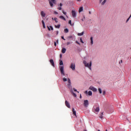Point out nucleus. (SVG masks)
I'll return each instance as SVG.
<instances>
[{"label": "nucleus", "instance_id": "nucleus-1", "mask_svg": "<svg viewBox=\"0 0 131 131\" xmlns=\"http://www.w3.org/2000/svg\"><path fill=\"white\" fill-rule=\"evenodd\" d=\"M68 88L69 89L71 94H72V95L75 97V98H76L77 95L76 94H75L74 92H73V90L72 89V86H71V80H70V78H69L68 79Z\"/></svg>", "mask_w": 131, "mask_h": 131}, {"label": "nucleus", "instance_id": "nucleus-2", "mask_svg": "<svg viewBox=\"0 0 131 131\" xmlns=\"http://www.w3.org/2000/svg\"><path fill=\"white\" fill-rule=\"evenodd\" d=\"M83 63L85 66V67H88L90 70H92V61L90 62V63H87L86 61L84 60Z\"/></svg>", "mask_w": 131, "mask_h": 131}, {"label": "nucleus", "instance_id": "nucleus-3", "mask_svg": "<svg viewBox=\"0 0 131 131\" xmlns=\"http://www.w3.org/2000/svg\"><path fill=\"white\" fill-rule=\"evenodd\" d=\"M56 4V0H49V4L51 8H53V7H54V4Z\"/></svg>", "mask_w": 131, "mask_h": 131}, {"label": "nucleus", "instance_id": "nucleus-4", "mask_svg": "<svg viewBox=\"0 0 131 131\" xmlns=\"http://www.w3.org/2000/svg\"><path fill=\"white\" fill-rule=\"evenodd\" d=\"M59 69L60 70L61 74L62 75H65V73H64V67L63 66H60Z\"/></svg>", "mask_w": 131, "mask_h": 131}, {"label": "nucleus", "instance_id": "nucleus-5", "mask_svg": "<svg viewBox=\"0 0 131 131\" xmlns=\"http://www.w3.org/2000/svg\"><path fill=\"white\" fill-rule=\"evenodd\" d=\"M84 107H85L86 108L89 106V100H84V103H83Z\"/></svg>", "mask_w": 131, "mask_h": 131}, {"label": "nucleus", "instance_id": "nucleus-6", "mask_svg": "<svg viewBox=\"0 0 131 131\" xmlns=\"http://www.w3.org/2000/svg\"><path fill=\"white\" fill-rule=\"evenodd\" d=\"M70 68H71V69H72L73 71L75 70V63H72L70 67Z\"/></svg>", "mask_w": 131, "mask_h": 131}, {"label": "nucleus", "instance_id": "nucleus-7", "mask_svg": "<svg viewBox=\"0 0 131 131\" xmlns=\"http://www.w3.org/2000/svg\"><path fill=\"white\" fill-rule=\"evenodd\" d=\"M72 15L73 18H75V17H76V12H75V10L72 11Z\"/></svg>", "mask_w": 131, "mask_h": 131}, {"label": "nucleus", "instance_id": "nucleus-8", "mask_svg": "<svg viewBox=\"0 0 131 131\" xmlns=\"http://www.w3.org/2000/svg\"><path fill=\"white\" fill-rule=\"evenodd\" d=\"M89 90H91V91H93V92H97V89H96L94 87H93L92 86H91L89 88Z\"/></svg>", "mask_w": 131, "mask_h": 131}, {"label": "nucleus", "instance_id": "nucleus-9", "mask_svg": "<svg viewBox=\"0 0 131 131\" xmlns=\"http://www.w3.org/2000/svg\"><path fill=\"white\" fill-rule=\"evenodd\" d=\"M50 62L51 63V64L52 66H53V67H55V62H54V60L50 59Z\"/></svg>", "mask_w": 131, "mask_h": 131}, {"label": "nucleus", "instance_id": "nucleus-10", "mask_svg": "<svg viewBox=\"0 0 131 131\" xmlns=\"http://www.w3.org/2000/svg\"><path fill=\"white\" fill-rule=\"evenodd\" d=\"M65 104H66V106H67L68 108H70V104L69 103V102H68L67 100H66Z\"/></svg>", "mask_w": 131, "mask_h": 131}, {"label": "nucleus", "instance_id": "nucleus-11", "mask_svg": "<svg viewBox=\"0 0 131 131\" xmlns=\"http://www.w3.org/2000/svg\"><path fill=\"white\" fill-rule=\"evenodd\" d=\"M94 112L96 113V112H99L100 111V108L99 107H97L95 109H94Z\"/></svg>", "mask_w": 131, "mask_h": 131}, {"label": "nucleus", "instance_id": "nucleus-12", "mask_svg": "<svg viewBox=\"0 0 131 131\" xmlns=\"http://www.w3.org/2000/svg\"><path fill=\"white\" fill-rule=\"evenodd\" d=\"M72 112H73V115L75 116H76V111H75V110H74V108H72Z\"/></svg>", "mask_w": 131, "mask_h": 131}, {"label": "nucleus", "instance_id": "nucleus-13", "mask_svg": "<svg viewBox=\"0 0 131 131\" xmlns=\"http://www.w3.org/2000/svg\"><path fill=\"white\" fill-rule=\"evenodd\" d=\"M41 15L42 17H46V13H45V12L41 11Z\"/></svg>", "mask_w": 131, "mask_h": 131}, {"label": "nucleus", "instance_id": "nucleus-14", "mask_svg": "<svg viewBox=\"0 0 131 131\" xmlns=\"http://www.w3.org/2000/svg\"><path fill=\"white\" fill-rule=\"evenodd\" d=\"M61 53H62V54H65V53H66V49L62 48L61 50Z\"/></svg>", "mask_w": 131, "mask_h": 131}, {"label": "nucleus", "instance_id": "nucleus-15", "mask_svg": "<svg viewBox=\"0 0 131 131\" xmlns=\"http://www.w3.org/2000/svg\"><path fill=\"white\" fill-rule=\"evenodd\" d=\"M62 6H63V4H62V3H60V7H58L57 10H59L60 11H61V10H62V7H62Z\"/></svg>", "mask_w": 131, "mask_h": 131}, {"label": "nucleus", "instance_id": "nucleus-16", "mask_svg": "<svg viewBox=\"0 0 131 131\" xmlns=\"http://www.w3.org/2000/svg\"><path fill=\"white\" fill-rule=\"evenodd\" d=\"M82 11H83V7H81L79 9V13H81Z\"/></svg>", "mask_w": 131, "mask_h": 131}, {"label": "nucleus", "instance_id": "nucleus-17", "mask_svg": "<svg viewBox=\"0 0 131 131\" xmlns=\"http://www.w3.org/2000/svg\"><path fill=\"white\" fill-rule=\"evenodd\" d=\"M60 19H62V20H64V21H66V18L63 16H59Z\"/></svg>", "mask_w": 131, "mask_h": 131}, {"label": "nucleus", "instance_id": "nucleus-18", "mask_svg": "<svg viewBox=\"0 0 131 131\" xmlns=\"http://www.w3.org/2000/svg\"><path fill=\"white\" fill-rule=\"evenodd\" d=\"M83 33H84V32H82L81 33H78V35L79 36H81V35H83Z\"/></svg>", "mask_w": 131, "mask_h": 131}, {"label": "nucleus", "instance_id": "nucleus-19", "mask_svg": "<svg viewBox=\"0 0 131 131\" xmlns=\"http://www.w3.org/2000/svg\"><path fill=\"white\" fill-rule=\"evenodd\" d=\"M64 31L65 33H68V32H69V30H68V29H65L64 30Z\"/></svg>", "mask_w": 131, "mask_h": 131}, {"label": "nucleus", "instance_id": "nucleus-20", "mask_svg": "<svg viewBox=\"0 0 131 131\" xmlns=\"http://www.w3.org/2000/svg\"><path fill=\"white\" fill-rule=\"evenodd\" d=\"M42 24L43 25V28H46V25H45V21L42 20Z\"/></svg>", "mask_w": 131, "mask_h": 131}, {"label": "nucleus", "instance_id": "nucleus-21", "mask_svg": "<svg viewBox=\"0 0 131 131\" xmlns=\"http://www.w3.org/2000/svg\"><path fill=\"white\" fill-rule=\"evenodd\" d=\"M88 95L89 96H92L93 95V93L92 92V91H89Z\"/></svg>", "mask_w": 131, "mask_h": 131}, {"label": "nucleus", "instance_id": "nucleus-22", "mask_svg": "<svg viewBox=\"0 0 131 131\" xmlns=\"http://www.w3.org/2000/svg\"><path fill=\"white\" fill-rule=\"evenodd\" d=\"M107 2V0H104L103 2L101 3V5L102 6H104L105 5V3Z\"/></svg>", "mask_w": 131, "mask_h": 131}, {"label": "nucleus", "instance_id": "nucleus-23", "mask_svg": "<svg viewBox=\"0 0 131 131\" xmlns=\"http://www.w3.org/2000/svg\"><path fill=\"white\" fill-rule=\"evenodd\" d=\"M68 79H69V78H68V79L66 78H63L62 79L63 81H64V82H65V81H67V80H68Z\"/></svg>", "mask_w": 131, "mask_h": 131}, {"label": "nucleus", "instance_id": "nucleus-24", "mask_svg": "<svg viewBox=\"0 0 131 131\" xmlns=\"http://www.w3.org/2000/svg\"><path fill=\"white\" fill-rule=\"evenodd\" d=\"M60 26H61L60 25H58L57 26L55 25V28H58V29H59V28H60Z\"/></svg>", "mask_w": 131, "mask_h": 131}, {"label": "nucleus", "instance_id": "nucleus-25", "mask_svg": "<svg viewBox=\"0 0 131 131\" xmlns=\"http://www.w3.org/2000/svg\"><path fill=\"white\" fill-rule=\"evenodd\" d=\"M104 112H102L101 115L99 116L100 118H101L102 119V118H103V114Z\"/></svg>", "mask_w": 131, "mask_h": 131}, {"label": "nucleus", "instance_id": "nucleus-26", "mask_svg": "<svg viewBox=\"0 0 131 131\" xmlns=\"http://www.w3.org/2000/svg\"><path fill=\"white\" fill-rule=\"evenodd\" d=\"M90 39H91V45H93V43H94V41H93V37H91L90 38Z\"/></svg>", "mask_w": 131, "mask_h": 131}, {"label": "nucleus", "instance_id": "nucleus-27", "mask_svg": "<svg viewBox=\"0 0 131 131\" xmlns=\"http://www.w3.org/2000/svg\"><path fill=\"white\" fill-rule=\"evenodd\" d=\"M59 65H63V61L59 60Z\"/></svg>", "mask_w": 131, "mask_h": 131}, {"label": "nucleus", "instance_id": "nucleus-28", "mask_svg": "<svg viewBox=\"0 0 131 131\" xmlns=\"http://www.w3.org/2000/svg\"><path fill=\"white\" fill-rule=\"evenodd\" d=\"M98 91L99 92V94H102V89H101V88L98 89Z\"/></svg>", "mask_w": 131, "mask_h": 131}, {"label": "nucleus", "instance_id": "nucleus-29", "mask_svg": "<svg viewBox=\"0 0 131 131\" xmlns=\"http://www.w3.org/2000/svg\"><path fill=\"white\" fill-rule=\"evenodd\" d=\"M54 21L56 22V23H58V19L57 17L54 18Z\"/></svg>", "mask_w": 131, "mask_h": 131}, {"label": "nucleus", "instance_id": "nucleus-30", "mask_svg": "<svg viewBox=\"0 0 131 131\" xmlns=\"http://www.w3.org/2000/svg\"><path fill=\"white\" fill-rule=\"evenodd\" d=\"M71 43H72V42H67V46H69V45H71Z\"/></svg>", "mask_w": 131, "mask_h": 131}, {"label": "nucleus", "instance_id": "nucleus-31", "mask_svg": "<svg viewBox=\"0 0 131 131\" xmlns=\"http://www.w3.org/2000/svg\"><path fill=\"white\" fill-rule=\"evenodd\" d=\"M69 24H70L71 26H72V25H72V23H71V20H70L69 21Z\"/></svg>", "mask_w": 131, "mask_h": 131}, {"label": "nucleus", "instance_id": "nucleus-32", "mask_svg": "<svg viewBox=\"0 0 131 131\" xmlns=\"http://www.w3.org/2000/svg\"><path fill=\"white\" fill-rule=\"evenodd\" d=\"M80 42H81V43H84V42L82 40V38H80Z\"/></svg>", "mask_w": 131, "mask_h": 131}, {"label": "nucleus", "instance_id": "nucleus-33", "mask_svg": "<svg viewBox=\"0 0 131 131\" xmlns=\"http://www.w3.org/2000/svg\"><path fill=\"white\" fill-rule=\"evenodd\" d=\"M74 92H77V93H79V92L77 91V90L75 89V88L73 89Z\"/></svg>", "mask_w": 131, "mask_h": 131}, {"label": "nucleus", "instance_id": "nucleus-34", "mask_svg": "<svg viewBox=\"0 0 131 131\" xmlns=\"http://www.w3.org/2000/svg\"><path fill=\"white\" fill-rule=\"evenodd\" d=\"M105 94H106V91H103V95L104 96Z\"/></svg>", "mask_w": 131, "mask_h": 131}, {"label": "nucleus", "instance_id": "nucleus-35", "mask_svg": "<svg viewBox=\"0 0 131 131\" xmlns=\"http://www.w3.org/2000/svg\"><path fill=\"white\" fill-rule=\"evenodd\" d=\"M50 27L51 30H54V28H53L52 26H50Z\"/></svg>", "mask_w": 131, "mask_h": 131}, {"label": "nucleus", "instance_id": "nucleus-36", "mask_svg": "<svg viewBox=\"0 0 131 131\" xmlns=\"http://www.w3.org/2000/svg\"><path fill=\"white\" fill-rule=\"evenodd\" d=\"M76 43H77V45H80V43L77 41H76Z\"/></svg>", "mask_w": 131, "mask_h": 131}, {"label": "nucleus", "instance_id": "nucleus-37", "mask_svg": "<svg viewBox=\"0 0 131 131\" xmlns=\"http://www.w3.org/2000/svg\"><path fill=\"white\" fill-rule=\"evenodd\" d=\"M62 39H63V40H66L65 38H64V36H61Z\"/></svg>", "mask_w": 131, "mask_h": 131}, {"label": "nucleus", "instance_id": "nucleus-38", "mask_svg": "<svg viewBox=\"0 0 131 131\" xmlns=\"http://www.w3.org/2000/svg\"><path fill=\"white\" fill-rule=\"evenodd\" d=\"M62 13L64 14V15H66V12H65L64 11H62Z\"/></svg>", "mask_w": 131, "mask_h": 131}, {"label": "nucleus", "instance_id": "nucleus-39", "mask_svg": "<svg viewBox=\"0 0 131 131\" xmlns=\"http://www.w3.org/2000/svg\"><path fill=\"white\" fill-rule=\"evenodd\" d=\"M54 13L55 14H57L58 12H57L56 11H54Z\"/></svg>", "mask_w": 131, "mask_h": 131}, {"label": "nucleus", "instance_id": "nucleus-40", "mask_svg": "<svg viewBox=\"0 0 131 131\" xmlns=\"http://www.w3.org/2000/svg\"><path fill=\"white\" fill-rule=\"evenodd\" d=\"M84 94L86 95H88V91H85Z\"/></svg>", "mask_w": 131, "mask_h": 131}, {"label": "nucleus", "instance_id": "nucleus-41", "mask_svg": "<svg viewBox=\"0 0 131 131\" xmlns=\"http://www.w3.org/2000/svg\"><path fill=\"white\" fill-rule=\"evenodd\" d=\"M54 46H55V47L57 46V43H56V42H54Z\"/></svg>", "mask_w": 131, "mask_h": 131}, {"label": "nucleus", "instance_id": "nucleus-42", "mask_svg": "<svg viewBox=\"0 0 131 131\" xmlns=\"http://www.w3.org/2000/svg\"><path fill=\"white\" fill-rule=\"evenodd\" d=\"M68 38H72V36H70L68 37Z\"/></svg>", "mask_w": 131, "mask_h": 131}, {"label": "nucleus", "instance_id": "nucleus-43", "mask_svg": "<svg viewBox=\"0 0 131 131\" xmlns=\"http://www.w3.org/2000/svg\"><path fill=\"white\" fill-rule=\"evenodd\" d=\"M59 34V31H56V34L58 35Z\"/></svg>", "mask_w": 131, "mask_h": 131}, {"label": "nucleus", "instance_id": "nucleus-44", "mask_svg": "<svg viewBox=\"0 0 131 131\" xmlns=\"http://www.w3.org/2000/svg\"><path fill=\"white\" fill-rule=\"evenodd\" d=\"M59 57H60V58H62V54H60Z\"/></svg>", "mask_w": 131, "mask_h": 131}, {"label": "nucleus", "instance_id": "nucleus-45", "mask_svg": "<svg viewBox=\"0 0 131 131\" xmlns=\"http://www.w3.org/2000/svg\"><path fill=\"white\" fill-rule=\"evenodd\" d=\"M48 30L51 31V29L48 27Z\"/></svg>", "mask_w": 131, "mask_h": 131}, {"label": "nucleus", "instance_id": "nucleus-46", "mask_svg": "<svg viewBox=\"0 0 131 131\" xmlns=\"http://www.w3.org/2000/svg\"><path fill=\"white\" fill-rule=\"evenodd\" d=\"M82 97H81V94L80 95V98L81 99Z\"/></svg>", "mask_w": 131, "mask_h": 131}, {"label": "nucleus", "instance_id": "nucleus-47", "mask_svg": "<svg viewBox=\"0 0 131 131\" xmlns=\"http://www.w3.org/2000/svg\"><path fill=\"white\" fill-rule=\"evenodd\" d=\"M78 2H81V0H77Z\"/></svg>", "mask_w": 131, "mask_h": 131}, {"label": "nucleus", "instance_id": "nucleus-48", "mask_svg": "<svg viewBox=\"0 0 131 131\" xmlns=\"http://www.w3.org/2000/svg\"><path fill=\"white\" fill-rule=\"evenodd\" d=\"M102 1L103 0H100V3H102Z\"/></svg>", "mask_w": 131, "mask_h": 131}, {"label": "nucleus", "instance_id": "nucleus-49", "mask_svg": "<svg viewBox=\"0 0 131 131\" xmlns=\"http://www.w3.org/2000/svg\"><path fill=\"white\" fill-rule=\"evenodd\" d=\"M121 63H122V60H121Z\"/></svg>", "mask_w": 131, "mask_h": 131}, {"label": "nucleus", "instance_id": "nucleus-50", "mask_svg": "<svg viewBox=\"0 0 131 131\" xmlns=\"http://www.w3.org/2000/svg\"><path fill=\"white\" fill-rule=\"evenodd\" d=\"M52 20H54V17H52Z\"/></svg>", "mask_w": 131, "mask_h": 131}, {"label": "nucleus", "instance_id": "nucleus-51", "mask_svg": "<svg viewBox=\"0 0 131 131\" xmlns=\"http://www.w3.org/2000/svg\"><path fill=\"white\" fill-rule=\"evenodd\" d=\"M58 41H59V40H57V43H58Z\"/></svg>", "mask_w": 131, "mask_h": 131}, {"label": "nucleus", "instance_id": "nucleus-52", "mask_svg": "<svg viewBox=\"0 0 131 131\" xmlns=\"http://www.w3.org/2000/svg\"><path fill=\"white\" fill-rule=\"evenodd\" d=\"M81 20H82V21H83V19H82Z\"/></svg>", "mask_w": 131, "mask_h": 131}, {"label": "nucleus", "instance_id": "nucleus-53", "mask_svg": "<svg viewBox=\"0 0 131 131\" xmlns=\"http://www.w3.org/2000/svg\"><path fill=\"white\" fill-rule=\"evenodd\" d=\"M89 14H91V12H90V11L89 12Z\"/></svg>", "mask_w": 131, "mask_h": 131}, {"label": "nucleus", "instance_id": "nucleus-54", "mask_svg": "<svg viewBox=\"0 0 131 131\" xmlns=\"http://www.w3.org/2000/svg\"><path fill=\"white\" fill-rule=\"evenodd\" d=\"M105 131H108V130L107 129H106Z\"/></svg>", "mask_w": 131, "mask_h": 131}, {"label": "nucleus", "instance_id": "nucleus-55", "mask_svg": "<svg viewBox=\"0 0 131 131\" xmlns=\"http://www.w3.org/2000/svg\"><path fill=\"white\" fill-rule=\"evenodd\" d=\"M98 131H101V130H98Z\"/></svg>", "mask_w": 131, "mask_h": 131}]
</instances>
